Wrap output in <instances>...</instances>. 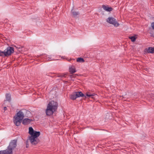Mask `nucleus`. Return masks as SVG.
<instances>
[{"label": "nucleus", "instance_id": "f257e3e1", "mask_svg": "<svg viewBox=\"0 0 154 154\" xmlns=\"http://www.w3.org/2000/svg\"><path fill=\"white\" fill-rule=\"evenodd\" d=\"M29 133L30 135L29 137V140L32 145H36L39 141L38 137L40 134L39 131H34L32 127L29 128Z\"/></svg>", "mask_w": 154, "mask_h": 154}, {"label": "nucleus", "instance_id": "f03ea898", "mask_svg": "<svg viewBox=\"0 0 154 154\" xmlns=\"http://www.w3.org/2000/svg\"><path fill=\"white\" fill-rule=\"evenodd\" d=\"M58 103L56 101H51L48 104L45 113L47 116H51L57 109Z\"/></svg>", "mask_w": 154, "mask_h": 154}, {"label": "nucleus", "instance_id": "7ed1b4c3", "mask_svg": "<svg viewBox=\"0 0 154 154\" xmlns=\"http://www.w3.org/2000/svg\"><path fill=\"white\" fill-rule=\"evenodd\" d=\"M24 117V114L21 110L17 112L14 117V122L15 125L19 126Z\"/></svg>", "mask_w": 154, "mask_h": 154}, {"label": "nucleus", "instance_id": "20e7f679", "mask_svg": "<svg viewBox=\"0 0 154 154\" xmlns=\"http://www.w3.org/2000/svg\"><path fill=\"white\" fill-rule=\"evenodd\" d=\"M107 22L109 23L112 24L115 26L117 27L119 26V24L117 22L116 20L112 17H109L106 20Z\"/></svg>", "mask_w": 154, "mask_h": 154}, {"label": "nucleus", "instance_id": "39448f33", "mask_svg": "<svg viewBox=\"0 0 154 154\" xmlns=\"http://www.w3.org/2000/svg\"><path fill=\"white\" fill-rule=\"evenodd\" d=\"M17 140H11L10 142L9 146H8L9 149H10L11 150L14 149L17 146Z\"/></svg>", "mask_w": 154, "mask_h": 154}, {"label": "nucleus", "instance_id": "423d86ee", "mask_svg": "<svg viewBox=\"0 0 154 154\" xmlns=\"http://www.w3.org/2000/svg\"><path fill=\"white\" fill-rule=\"evenodd\" d=\"M5 55L9 56L13 53L14 52V48L12 47H8L5 50Z\"/></svg>", "mask_w": 154, "mask_h": 154}, {"label": "nucleus", "instance_id": "0eeeda50", "mask_svg": "<svg viewBox=\"0 0 154 154\" xmlns=\"http://www.w3.org/2000/svg\"><path fill=\"white\" fill-rule=\"evenodd\" d=\"M144 52L145 54L154 53V48L149 47L146 48L144 50Z\"/></svg>", "mask_w": 154, "mask_h": 154}, {"label": "nucleus", "instance_id": "6e6552de", "mask_svg": "<svg viewBox=\"0 0 154 154\" xmlns=\"http://www.w3.org/2000/svg\"><path fill=\"white\" fill-rule=\"evenodd\" d=\"M2 154H12V150L10 149H9L8 147V149L5 150L1 151Z\"/></svg>", "mask_w": 154, "mask_h": 154}, {"label": "nucleus", "instance_id": "1a4fd4ad", "mask_svg": "<svg viewBox=\"0 0 154 154\" xmlns=\"http://www.w3.org/2000/svg\"><path fill=\"white\" fill-rule=\"evenodd\" d=\"M33 120L31 119L25 118L23 121V123L24 125H27L29 124Z\"/></svg>", "mask_w": 154, "mask_h": 154}, {"label": "nucleus", "instance_id": "9d476101", "mask_svg": "<svg viewBox=\"0 0 154 154\" xmlns=\"http://www.w3.org/2000/svg\"><path fill=\"white\" fill-rule=\"evenodd\" d=\"M69 71L71 74L76 72V70L75 66H69Z\"/></svg>", "mask_w": 154, "mask_h": 154}, {"label": "nucleus", "instance_id": "9b49d317", "mask_svg": "<svg viewBox=\"0 0 154 154\" xmlns=\"http://www.w3.org/2000/svg\"><path fill=\"white\" fill-rule=\"evenodd\" d=\"M102 8L104 10L108 12H110L112 10V8L111 7L104 5H102Z\"/></svg>", "mask_w": 154, "mask_h": 154}, {"label": "nucleus", "instance_id": "f8f14e48", "mask_svg": "<svg viewBox=\"0 0 154 154\" xmlns=\"http://www.w3.org/2000/svg\"><path fill=\"white\" fill-rule=\"evenodd\" d=\"M74 93L75 94L77 98L80 97H83L84 96V95L81 92H75Z\"/></svg>", "mask_w": 154, "mask_h": 154}, {"label": "nucleus", "instance_id": "ddd939ff", "mask_svg": "<svg viewBox=\"0 0 154 154\" xmlns=\"http://www.w3.org/2000/svg\"><path fill=\"white\" fill-rule=\"evenodd\" d=\"M129 38L131 39L132 42H134L135 41L137 37V35H135V36L129 37Z\"/></svg>", "mask_w": 154, "mask_h": 154}, {"label": "nucleus", "instance_id": "4468645a", "mask_svg": "<svg viewBox=\"0 0 154 154\" xmlns=\"http://www.w3.org/2000/svg\"><path fill=\"white\" fill-rule=\"evenodd\" d=\"M67 75V73H61L57 75V76L59 77H66V75Z\"/></svg>", "mask_w": 154, "mask_h": 154}, {"label": "nucleus", "instance_id": "2eb2a0df", "mask_svg": "<svg viewBox=\"0 0 154 154\" xmlns=\"http://www.w3.org/2000/svg\"><path fill=\"white\" fill-rule=\"evenodd\" d=\"M70 98L71 99L73 100H75L76 98H77L75 93H74L71 95Z\"/></svg>", "mask_w": 154, "mask_h": 154}, {"label": "nucleus", "instance_id": "dca6fc26", "mask_svg": "<svg viewBox=\"0 0 154 154\" xmlns=\"http://www.w3.org/2000/svg\"><path fill=\"white\" fill-rule=\"evenodd\" d=\"M94 94H91L89 92H87L86 93V96H85V98L87 97H91L92 98H93L92 96H94Z\"/></svg>", "mask_w": 154, "mask_h": 154}, {"label": "nucleus", "instance_id": "f3484780", "mask_svg": "<svg viewBox=\"0 0 154 154\" xmlns=\"http://www.w3.org/2000/svg\"><path fill=\"white\" fill-rule=\"evenodd\" d=\"M6 100L8 101H10L11 100V95L10 94H7L6 95Z\"/></svg>", "mask_w": 154, "mask_h": 154}, {"label": "nucleus", "instance_id": "a211bd4d", "mask_svg": "<svg viewBox=\"0 0 154 154\" xmlns=\"http://www.w3.org/2000/svg\"><path fill=\"white\" fill-rule=\"evenodd\" d=\"M77 62L82 63L84 62L85 61L83 58H79L77 59Z\"/></svg>", "mask_w": 154, "mask_h": 154}, {"label": "nucleus", "instance_id": "6ab92c4d", "mask_svg": "<svg viewBox=\"0 0 154 154\" xmlns=\"http://www.w3.org/2000/svg\"><path fill=\"white\" fill-rule=\"evenodd\" d=\"M72 12L73 15L74 16H76L79 14L77 12L73 11Z\"/></svg>", "mask_w": 154, "mask_h": 154}, {"label": "nucleus", "instance_id": "aec40b11", "mask_svg": "<svg viewBox=\"0 0 154 154\" xmlns=\"http://www.w3.org/2000/svg\"><path fill=\"white\" fill-rule=\"evenodd\" d=\"M5 51H0V56H3L5 55Z\"/></svg>", "mask_w": 154, "mask_h": 154}, {"label": "nucleus", "instance_id": "412c9836", "mask_svg": "<svg viewBox=\"0 0 154 154\" xmlns=\"http://www.w3.org/2000/svg\"><path fill=\"white\" fill-rule=\"evenodd\" d=\"M151 25L152 29H154V22L152 23Z\"/></svg>", "mask_w": 154, "mask_h": 154}, {"label": "nucleus", "instance_id": "4be33fe9", "mask_svg": "<svg viewBox=\"0 0 154 154\" xmlns=\"http://www.w3.org/2000/svg\"><path fill=\"white\" fill-rule=\"evenodd\" d=\"M4 109L5 111L7 110V108L6 107H5L4 108Z\"/></svg>", "mask_w": 154, "mask_h": 154}, {"label": "nucleus", "instance_id": "5701e85b", "mask_svg": "<svg viewBox=\"0 0 154 154\" xmlns=\"http://www.w3.org/2000/svg\"><path fill=\"white\" fill-rule=\"evenodd\" d=\"M2 152L1 151H0V154H2Z\"/></svg>", "mask_w": 154, "mask_h": 154}]
</instances>
